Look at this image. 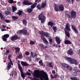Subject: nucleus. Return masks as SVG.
<instances>
[{"label":"nucleus","mask_w":80,"mask_h":80,"mask_svg":"<svg viewBox=\"0 0 80 80\" xmlns=\"http://www.w3.org/2000/svg\"><path fill=\"white\" fill-rule=\"evenodd\" d=\"M32 75L34 76V77L42 78H41V80H48V77L47 73L43 71H42L40 73H39L37 71L34 70Z\"/></svg>","instance_id":"obj_1"},{"label":"nucleus","mask_w":80,"mask_h":80,"mask_svg":"<svg viewBox=\"0 0 80 80\" xmlns=\"http://www.w3.org/2000/svg\"><path fill=\"white\" fill-rule=\"evenodd\" d=\"M38 32L42 36H41V38L43 41L44 42L46 43H48V42L47 41V39H46L43 35L46 37L49 40L50 43H52V39L50 37H49V36H48L49 35L48 33L47 32H45L41 31H39Z\"/></svg>","instance_id":"obj_2"},{"label":"nucleus","mask_w":80,"mask_h":80,"mask_svg":"<svg viewBox=\"0 0 80 80\" xmlns=\"http://www.w3.org/2000/svg\"><path fill=\"white\" fill-rule=\"evenodd\" d=\"M54 6L56 12H61L64 10V6L62 4L58 6L56 4H54Z\"/></svg>","instance_id":"obj_3"},{"label":"nucleus","mask_w":80,"mask_h":80,"mask_svg":"<svg viewBox=\"0 0 80 80\" xmlns=\"http://www.w3.org/2000/svg\"><path fill=\"white\" fill-rule=\"evenodd\" d=\"M65 59L66 60H67V61L69 62L72 64L77 65L78 63V61L77 60L75 59H73L72 58H68V57H65Z\"/></svg>","instance_id":"obj_4"},{"label":"nucleus","mask_w":80,"mask_h":80,"mask_svg":"<svg viewBox=\"0 0 80 80\" xmlns=\"http://www.w3.org/2000/svg\"><path fill=\"white\" fill-rule=\"evenodd\" d=\"M38 18L39 20H41V22L42 23H44L45 22V17L43 16V13H42L39 15Z\"/></svg>","instance_id":"obj_5"},{"label":"nucleus","mask_w":80,"mask_h":80,"mask_svg":"<svg viewBox=\"0 0 80 80\" xmlns=\"http://www.w3.org/2000/svg\"><path fill=\"white\" fill-rule=\"evenodd\" d=\"M62 65L63 67H64V68H66V67L68 70L70 71H71V70H72V67H70L69 65L67 64L64 63L62 64Z\"/></svg>","instance_id":"obj_6"},{"label":"nucleus","mask_w":80,"mask_h":80,"mask_svg":"<svg viewBox=\"0 0 80 80\" xmlns=\"http://www.w3.org/2000/svg\"><path fill=\"white\" fill-rule=\"evenodd\" d=\"M9 60V62L8 63L7 67V69L8 70L9 69H10L11 68H12V66H11V65H13V63H12V62L11 61V59H10V58H8Z\"/></svg>","instance_id":"obj_7"},{"label":"nucleus","mask_w":80,"mask_h":80,"mask_svg":"<svg viewBox=\"0 0 80 80\" xmlns=\"http://www.w3.org/2000/svg\"><path fill=\"white\" fill-rule=\"evenodd\" d=\"M24 2H23V5H31L33 4L32 3L28 2V0H23Z\"/></svg>","instance_id":"obj_8"},{"label":"nucleus","mask_w":80,"mask_h":80,"mask_svg":"<svg viewBox=\"0 0 80 80\" xmlns=\"http://www.w3.org/2000/svg\"><path fill=\"white\" fill-rule=\"evenodd\" d=\"M67 54L69 55H72L73 54V51L72 49H69L67 52Z\"/></svg>","instance_id":"obj_9"},{"label":"nucleus","mask_w":80,"mask_h":80,"mask_svg":"<svg viewBox=\"0 0 80 80\" xmlns=\"http://www.w3.org/2000/svg\"><path fill=\"white\" fill-rule=\"evenodd\" d=\"M76 14L77 13H76V12L72 10L71 12V17H72L73 18H75V17H76Z\"/></svg>","instance_id":"obj_10"},{"label":"nucleus","mask_w":80,"mask_h":80,"mask_svg":"<svg viewBox=\"0 0 80 80\" xmlns=\"http://www.w3.org/2000/svg\"><path fill=\"white\" fill-rule=\"evenodd\" d=\"M9 37V35L8 34H5L2 36L3 41H7V38Z\"/></svg>","instance_id":"obj_11"},{"label":"nucleus","mask_w":80,"mask_h":80,"mask_svg":"<svg viewBox=\"0 0 80 80\" xmlns=\"http://www.w3.org/2000/svg\"><path fill=\"white\" fill-rule=\"evenodd\" d=\"M9 37V35L8 34H5L2 36L3 41H7V38Z\"/></svg>","instance_id":"obj_12"},{"label":"nucleus","mask_w":80,"mask_h":80,"mask_svg":"<svg viewBox=\"0 0 80 80\" xmlns=\"http://www.w3.org/2000/svg\"><path fill=\"white\" fill-rule=\"evenodd\" d=\"M69 26H70V24L69 23H67L66 25L65 29L68 32L70 31V28Z\"/></svg>","instance_id":"obj_13"},{"label":"nucleus","mask_w":80,"mask_h":80,"mask_svg":"<svg viewBox=\"0 0 80 80\" xmlns=\"http://www.w3.org/2000/svg\"><path fill=\"white\" fill-rule=\"evenodd\" d=\"M71 27H72V29L73 30H74L75 33H78V32L76 29V28H75V26H74L73 25H72Z\"/></svg>","instance_id":"obj_14"},{"label":"nucleus","mask_w":80,"mask_h":80,"mask_svg":"<svg viewBox=\"0 0 80 80\" xmlns=\"http://www.w3.org/2000/svg\"><path fill=\"white\" fill-rule=\"evenodd\" d=\"M46 6V0H43V2L41 5L42 8H45Z\"/></svg>","instance_id":"obj_15"},{"label":"nucleus","mask_w":80,"mask_h":80,"mask_svg":"<svg viewBox=\"0 0 80 80\" xmlns=\"http://www.w3.org/2000/svg\"><path fill=\"white\" fill-rule=\"evenodd\" d=\"M56 41L57 42V43L58 44V45H60V43L61 41L60 39V38L58 37H56L55 38Z\"/></svg>","instance_id":"obj_16"},{"label":"nucleus","mask_w":80,"mask_h":80,"mask_svg":"<svg viewBox=\"0 0 80 80\" xmlns=\"http://www.w3.org/2000/svg\"><path fill=\"white\" fill-rule=\"evenodd\" d=\"M18 39V36H13L11 38V40L12 41H15V40Z\"/></svg>","instance_id":"obj_17"},{"label":"nucleus","mask_w":80,"mask_h":80,"mask_svg":"<svg viewBox=\"0 0 80 80\" xmlns=\"http://www.w3.org/2000/svg\"><path fill=\"white\" fill-rule=\"evenodd\" d=\"M21 77L23 78V79H24L25 77L26 76V73H24L23 72V71L21 72Z\"/></svg>","instance_id":"obj_18"},{"label":"nucleus","mask_w":80,"mask_h":80,"mask_svg":"<svg viewBox=\"0 0 80 80\" xmlns=\"http://www.w3.org/2000/svg\"><path fill=\"white\" fill-rule=\"evenodd\" d=\"M64 43L65 44L70 45V44H71V43H72V42H70L69 40H66L64 41Z\"/></svg>","instance_id":"obj_19"},{"label":"nucleus","mask_w":80,"mask_h":80,"mask_svg":"<svg viewBox=\"0 0 80 80\" xmlns=\"http://www.w3.org/2000/svg\"><path fill=\"white\" fill-rule=\"evenodd\" d=\"M14 49L15 50V53H17L18 52H19L20 50L19 48H16Z\"/></svg>","instance_id":"obj_20"},{"label":"nucleus","mask_w":80,"mask_h":80,"mask_svg":"<svg viewBox=\"0 0 80 80\" xmlns=\"http://www.w3.org/2000/svg\"><path fill=\"white\" fill-rule=\"evenodd\" d=\"M21 63L22 66H28L29 65L28 64L23 62H21Z\"/></svg>","instance_id":"obj_21"},{"label":"nucleus","mask_w":80,"mask_h":80,"mask_svg":"<svg viewBox=\"0 0 80 80\" xmlns=\"http://www.w3.org/2000/svg\"><path fill=\"white\" fill-rule=\"evenodd\" d=\"M33 11V9L30 8H27V12L29 13H31Z\"/></svg>","instance_id":"obj_22"},{"label":"nucleus","mask_w":80,"mask_h":80,"mask_svg":"<svg viewBox=\"0 0 80 80\" xmlns=\"http://www.w3.org/2000/svg\"><path fill=\"white\" fill-rule=\"evenodd\" d=\"M39 46L41 47V48H47V46H46L43 45L42 44H40Z\"/></svg>","instance_id":"obj_23"},{"label":"nucleus","mask_w":80,"mask_h":80,"mask_svg":"<svg viewBox=\"0 0 80 80\" xmlns=\"http://www.w3.org/2000/svg\"><path fill=\"white\" fill-rule=\"evenodd\" d=\"M37 5V4L36 3H35L34 4L31 6V8L32 9H33V8H35Z\"/></svg>","instance_id":"obj_24"},{"label":"nucleus","mask_w":80,"mask_h":80,"mask_svg":"<svg viewBox=\"0 0 80 80\" xmlns=\"http://www.w3.org/2000/svg\"><path fill=\"white\" fill-rule=\"evenodd\" d=\"M64 30L65 32V33L67 36L68 37H69L70 33H69V32H67L65 29H64Z\"/></svg>","instance_id":"obj_25"},{"label":"nucleus","mask_w":80,"mask_h":80,"mask_svg":"<svg viewBox=\"0 0 80 80\" xmlns=\"http://www.w3.org/2000/svg\"><path fill=\"white\" fill-rule=\"evenodd\" d=\"M22 33L24 35H26L27 34V31L25 29H22Z\"/></svg>","instance_id":"obj_26"},{"label":"nucleus","mask_w":80,"mask_h":80,"mask_svg":"<svg viewBox=\"0 0 80 80\" xmlns=\"http://www.w3.org/2000/svg\"><path fill=\"white\" fill-rule=\"evenodd\" d=\"M12 12H15V11H16L17 10V8L15 6H12Z\"/></svg>","instance_id":"obj_27"},{"label":"nucleus","mask_w":80,"mask_h":80,"mask_svg":"<svg viewBox=\"0 0 80 80\" xmlns=\"http://www.w3.org/2000/svg\"><path fill=\"white\" fill-rule=\"evenodd\" d=\"M22 23L25 26H27V22L25 19H23L22 21Z\"/></svg>","instance_id":"obj_28"},{"label":"nucleus","mask_w":80,"mask_h":80,"mask_svg":"<svg viewBox=\"0 0 80 80\" xmlns=\"http://www.w3.org/2000/svg\"><path fill=\"white\" fill-rule=\"evenodd\" d=\"M48 25H50L51 27H52L53 25V23L52 22H49L48 23Z\"/></svg>","instance_id":"obj_29"},{"label":"nucleus","mask_w":80,"mask_h":80,"mask_svg":"<svg viewBox=\"0 0 80 80\" xmlns=\"http://www.w3.org/2000/svg\"><path fill=\"white\" fill-rule=\"evenodd\" d=\"M18 65L19 69L20 70V72H22L23 71H22V67L20 66V64H18Z\"/></svg>","instance_id":"obj_30"},{"label":"nucleus","mask_w":80,"mask_h":80,"mask_svg":"<svg viewBox=\"0 0 80 80\" xmlns=\"http://www.w3.org/2000/svg\"><path fill=\"white\" fill-rule=\"evenodd\" d=\"M52 29L54 32H56L57 30V28L56 27H52Z\"/></svg>","instance_id":"obj_31"},{"label":"nucleus","mask_w":80,"mask_h":80,"mask_svg":"<svg viewBox=\"0 0 80 80\" xmlns=\"http://www.w3.org/2000/svg\"><path fill=\"white\" fill-rule=\"evenodd\" d=\"M23 12L22 11L19 10L18 12L17 13L19 15H22V13Z\"/></svg>","instance_id":"obj_32"},{"label":"nucleus","mask_w":80,"mask_h":80,"mask_svg":"<svg viewBox=\"0 0 80 80\" xmlns=\"http://www.w3.org/2000/svg\"><path fill=\"white\" fill-rule=\"evenodd\" d=\"M31 55L32 57V58H35V53L34 52H31Z\"/></svg>","instance_id":"obj_33"},{"label":"nucleus","mask_w":80,"mask_h":80,"mask_svg":"<svg viewBox=\"0 0 80 80\" xmlns=\"http://www.w3.org/2000/svg\"><path fill=\"white\" fill-rule=\"evenodd\" d=\"M37 8L39 9V10H40V9H41L42 7L40 6V5L38 4L37 6Z\"/></svg>","instance_id":"obj_34"},{"label":"nucleus","mask_w":80,"mask_h":80,"mask_svg":"<svg viewBox=\"0 0 80 80\" xmlns=\"http://www.w3.org/2000/svg\"><path fill=\"white\" fill-rule=\"evenodd\" d=\"M11 12L9 11H6L5 12V15H9V14H10Z\"/></svg>","instance_id":"obj_35"},{"label":"nucleus","mask_w":80,"mask_h":80,"mask_svg":"<svg viewBox=\"0 0 80 80\" xmlns=\"http://www.w3.org/2000/svg\"><path fill=\"white\" fill-rule=\"evenodd\" d=\"M12 18L13 20H17V19L18 18V17H16L15 16H12Z\"/></svg>","instance_id":"obj_36"},{"label":"nucleus","mask_w":80,"mask_h":80,"mask_svg":"<svg viewBox=\"0 0 80 80\" xmlns=\"http://www.w3.org/2000/svg\"><path fill=\"white\" fill-rule=\"evenodd\" d=\"M34 43H35V42L32 41H31L30 42V45H33Z\"/></svg>","instance_id":"obj_37"},{"label":"nucleus","mask_w":80,"mask_h":80,"mask_svg":"<svg viewBox=\"0 0 80 80\" xmlns=\"http://www.w3.org/2000/svg\"><path fill=\"white\" fill-rule=\"evenodd\" d=\"M76 78H77V77H71L70 78V79L71 80H75Z\"/></svg>","instance_id":"obj_38"},{"label":"nucleus","mask_w":80,"mask_h":80,"mask_svg":"<svg viewBox=\"0 0 80 80\" xmlns=\"http://www.w3.org/2000/svg\"><path fill=\"white\" fill-rule=\"evenodd\" d=\"M0 17L1 19H3V18H3V15H2V14L0 13Z\"/></svg>","instance_id":"obj_39"},{"label":"nucleus","mask_w":80,"mask_h":80,"mask_svg":"<svg viewBox=\"0 0 80 80\" xmlns=\"http://www.w3.org/2000/svg\"><path fill=\"white\" fill-rule=\"evenodd\" d=\"M39 63H40V64H41V65L42 66H43V64L42 63V60L40 61L39 62Z\"/></svg>","instance_id":"obj_40"},{"label":"nucleus","mask_w":80,"mask_h":80,"mask_svg":"<svg viewBox=\"0 0 80 80\" xmlns=\"http://www.w3.org/2000/svg\"><path fill=\"white\" fill-rule=\"evenodd\" d=\"M8 2L9 3H13V0H9Z\"/></svg>","instance_id":"obj_41"},{"label":"nucleus","mask_w":80,"mask_h":80,"mask_svg":"<svg viewBox=\"0 0 80 80\" xmlns=\"http://www.w3.org/2000/svg\"><path fill=\"white\" fill-rule=\"evenodd\" d=\"M25 54L26 55H27V56H28V55H29L30 54V53L28 52H25Z\"/></svg>","instance_id":"obj_42"},{"label":"nucleus","mask_w":80,"mask_h":80,"mask_svg":"<svg viewBox=\"0 0 80 80\" xmlns=\"http://www.w3.org/2000/svg\"><path fill=\"white\" fill-rule=\"evenodd\" d=\"M52 62H50L49 63V67H53V66H52Z\"/></svg>","instance_id":"obj_43"},{"label":"nucleus","mask_w":80,"mask_h":80,"mask_svg":"<svg viewBox=\"0 0 80 80\" xmlns=\"http://www.w3.org/2000/svg\"><path fill=\"white\" fill-rule=\"evenodd\" d=\"M52 46H53V47H58V44H52Z\"/></svg>","instance_id":"obj_44"},{"label":"nucleus","mask_w":80,"mask_h":80,"mask_svg":"<svg viewBox=\"0 0 80 80\" xmlns=\"http://www.w3.org/2000/svg\"><path fill=\"white\" fill-rule=\"evenodd\" d=\"M13 74H14V76H16L17 74V72L15 71L13 73Z\"/></svg>","instance_id":"obj_45"},{"label":"nucleus","mask_w":80,"mask_h":80,"mask_svg":"<svg viewBox=\"0 0 80 80\" xmlns=\"http://www.w3.org/2000/svg\"><path fill=\"white\" fill-rule=\"evenodd\" d=\"M5 21L6 22V23H10V21L8 20H6Z\"/></svg>","instance_id":"obj_46"},{"label":"nucleus","mask_w":80,"mask_h":80,"mask_svg":"<svg viewBox=\"0 0 80 80\" xmlns=\"http://www.w3.org/2000/svg\"><path fill=\"white\" fill-rule=\"evenodd\" d=\"M65 16L68 17V18H70L71 17V16H70V15H68V14H66Z\"/></svg>","instance_id":"obj_47"},{"label":"nucleus","mask_w":80,"mask_h":80,"mask_svg":"<svg viewBox=\"0 0 80 80\" xmlns=\"http://www.w3.org/2000/svg\"><path fill=\"white\" fill-rule=\"evenodd\" d=\"M26 73L28 75H29V76H30V75H31V73H30V72H26Z\"/></svg>","instance_id":"obj_48"},{"label":"nucleus","mask_w":80,"mask_h":80,"mask_svg":"<svg viewBox=\"0 0 80 80\" xmlns=\"http://www.w3.org/2000/svg\"><path fill=\"white\" fill-rule=\"evenodd\" d=\"M19 33H20V34H22V33H23V30H21V31H19Z\"/></svg>","instance_id":"obj_49"},{"label":"nucleus","mask_w":80,"mask_h":80,"mask_svg":"<svg viewBox=\"0 0 80 80\" xmlns=\"http://www.w3.org/2000/svg\"><path fill=\"white\" fill-rule=\"evenodd\" d=\"M35 1L36 2H38H38L41 1V0H35Z\"/></svg>","instance_id":"obj_50"},{"label":"nucleus","mask_w":80,"mask_h":80,"mask_svg":"<svg viewBox=\"0 0 80 80\" xmlns=\"http://www.w3.org/2000/svg\"><path fill=\"white\" fill-rule=\"evenodd\" d=\"M21 4V3L20 2H18L17 3V5L18 6H20Z\"/></svg>","instance_id":"obj_51"},{"label":"nucleus","mask_w":80,"mask_h":80,"mask_svg":"<svg viewBox=\"0 0 80 80\" xmlns=\"http://www.w3.org/2000/svg\"><path fill=\"white\" fill-rule=\"evenodd\" d=\"M61 78L62 79H63L64 78V76L63 75H62L61 76Z\"/></svg>","instance_id":"obj_52"},{"label":"nucleus","mask_w":80,"mask_h":80,"mask_svg":"<svg viewBox=\"0 0 80 80\" xmlns=\"http://www.w3.org/2000/svg\"><path fill=\"white\" fill-rule=\"evenodd\" d=\"M9 53V51L8 50H7L6 51V52L5 53L6 55L7 54V53Z\"/></svg>","instance_id":"obj_53"},{"label":"nucleus","mask_w":80,"mask_h":80,"mask_svg":"<svg viewBox=\"0 0 80 80\" xmlns=\"http://www.w3.org/2000/svg\"><path fill=\"white\" fill-rule=\"evenodd\" d=\"M67 1L68 2V3H70L71 2L70 0H67Z\"/></svg>","instance_id":"obj_54"},{"label":"nucleus","mask_w":80,"mask_h":80,"mask_svg":"<svg viewBox=\"0 0 80 80\" xmlns=\"http://www.w3.org/2000/svg\"><path fill=\"white\" fill-rule=\"evenodd\" d=\"M52 73H53V74H55V71L54 70H52Z\"/></svg>","instance_id":"obj_55"},{"label":"nucleus","mask_w":80,"mask_h":80,"mask_svg":"<svg viewBox=\"0 0 80 80\" xmlns=\"http://www.w3.org/2000/svg\"><path fill=\"white\" fill-rule=\"evenodd\" d=\"M39 60H40L39 58H36V61H37L38 62L39 61Z\"/></svg>","instance_id":"obj_56"},{"label":"nucleus","mask_w":80,"mask_h":80,"mask_svg":"<svg viewBox=\"0 0 80 80\" xmlns=\"http://www.w3.org/2000/svg\"><path fill=\"white\" fill-rule=\"evenodd\" d=\"M71 2L72 4L74 3V0H71Z\"/></svg>","instance_id":"obj_57"},{"label":"nucleus","mask_w":80,"mask_h":80,"mask_svg":"<svg viewBox=\"0 0 80 80\" xmlns=\"http://www.w3.org/2000/svg\"><path fill=\"white\" fill-rule=\"evenodd\" d=\"M1 30L2 32L3 31H6L7 30L6 29H2Z\"/></svg>","instance_id":"obj_58"},{"label":"nucleus","mask_w":80,"mask_h":80,"mask_svg":"<svg viewBox=\"0 0 80 80\" xmlns=\"http://www.w3.org/2000/svg\"><path fill=\"white\" fill-rule=\"evenodd\" d=\"M2 27L4 28H6V26H4V25H3L2 26Z\"/></svg>","instance_id":"obj_59"},{"label":"nucleus","mask_w":80,"mask_h":80,"mask_svg":"<svg viewBox=\"0 0 80 80\" xmlns=\"http://www.w3.org/2000/svg\"><path fill=\"white\" fill-rule=\"evenodd\" d=\"M37 55H38L37 54L35 53V54H34L35 57H37Z\"/></svg>","instance_id":"obj_60"},{"label":"nucleus","mask_w":80,"mask_h":80,"mask_svg":"<svg viewBox=\"0 0 80 80\" xmlns=\"http://www.w3.org/2000/svg\"><path fill=\"white\" fill-rule=\"evenodd\" d=\"M10 76H11V77H13V74H10Z\"/></svg>","instance_id":"obj_61"},{"label":"nucleus","mask_w":80,"mask_h":80,"mask_svg":"<svg viewBox=\"0 0 80 80\" xmlns=\"http://www.w3.org/2000/svg\"><path fill=\"white\" fill-rule=\"evenodd\" d=\"M28 71L29 72H31V73H32V71H30V70L29 69H28Z\"/></svg>","instance_id":"obj_62"},{"label":"nucleus","mask_w":80,"mask_h":80,"mask_svg":"<svg viewBox=\"0 0 80 80\" xmlns=\"http://www.w3.org/2000/svg\"><path fill=\"white\" fill-rule=\"evenodd\" d=\"M75 80H79L78 79V78H76V79Z\"/></svg>","instance_id":"obj_63"},{"label":"nucleus","mask_w":80,"mask_h":80,"mask_svg":"<svg viewBox=\"0 0 80 80\" xmlns=\"http://www.w3.org/2000/svg\"><path fill=\"white\" fill-rule=\"evenodd\" d=\"M31 58H31V57H30V58L29 59V60H31Z\"/></svg>","instance_id":"obj_64"}]
</instances>
